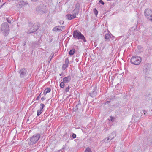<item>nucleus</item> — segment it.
Segmentation results:
<instances>
[{
	"mask_svg": "<svg viewBox=\"0 0 152 152\" xmlns=\"http://www.w3.org/2000/svg\"><path fill=\"white\" fill-rule=\"evenodd\" d=\"M44 107H45V105L44 104H42V103H41V104H40V109H40L42 110H43V111L44 110L43 109Z\"/></svg>",
	"mask_w": 152,
	"mask_h": 152,
	"instance_id": "nucleus-21",
	"label": "nucleus"
},
{
	"mask_svg": "<svg viewBox=\"0 0 152 152\" xmlns=\"http://www.w3.org/2000/svg\"><path fill=\"white\" fill-rule=\"evenodd\" d=\"M111 37L110 34H106L104 37V38L107 40V41Z\"/></svg>",
	"mask_w": 152,
	"mask_h": 152,
	"instance_id": "nucleus-17",
	"label": "nucleus"
},
{
	"mask_svg": "<svg viewBox=\"0 0 152 152\" xmlns=\"http://www.w3.org/2000/svg\"><path fill=\"white\" fill-rule=\"evenodd\" d=\"M6 20L7 21L10 23H11V20L8 18H7Z\"/></svg>",
	"mask_w": 152,
	"mask_h": 152,
	"instance_id": "nucleus-29",
	"label": "nucleus"
},
{
	"mask_svg": "<svg viewBox=\"0 0 152 152\" xmlns=\"http://www.w3.org/2000/svg\"><path fill=\"white\" fill-rule=\"evenodd\" d=\"M80 4L79 3H77L76 4L75 6V8L79 10Z\"/></svg>",
	"mask_w": 152,
	"mask_h": 152,
	"instance_id": "nucleus-23",
	"label": "nucleus"
},
{
	"mask_svg": "<svg viewBox=\"0 0 152 152\" xmlns=\"http://www.w3.org/2000/svg\"><path fill=\"white\" fill-rule=\"evenodd\" d=\"M43 110H42L40 109H39L37 111V115L38 116H39L43 112Z\"/></svg>",
	"mask_w": 152,
	"mask_h": 152,
	"instance_id": "nucleus-20",
	"label": "nucleus"
},
{
	"mask_svg": "<svg viewBox=\"0 0 152 152\" xmlns=\"http://www.w3.org/2000/svg\"><path fill=\"white\" fill-rule=\"evenodd\" d=\"M96 89V87H94L92 91L89 93L90 95H94L97 94Z\"/></svg>",
	"mask_w": 152,
	"mask_h": 152,
	"instance_id": "nucleus-15",
	"label": "nucleus"
},
{
	"mask_svg": "<svg viewBox=\"0 0 152 152\" xmlns=\"http://www.w3.org/2000/svg\"><path fill=\"white\" fill-rule=\"evenodd\" d=\"M85 152H92V151L89 148L87 147L85 151Z\"/></svg>",
	"mask_w": 152,
	"mask_h": 152,
	"instance_id": "nucleus-24",
	"label": "nucleus"
},
{
	"mask_svg": "<svg viewBox=\"0 0 152 152\" xmlns=\"http://www.w3.org/2000/svg\"><path fill=\"white\" fill-rule=\"evenodd\" d=\"M65 28L64 26H57L54 27L53 29V30L55 31L60 32L62 31Z\"/></svg>",
	"mask_w": 152,
	"mask_h": 152,
	"instance_id": "nucleus-11",
	"label": "nucleus"
},
{
	"mask_svg": "<svg viewBox=\"0 0 152 152\" xmlns=\"http://www.w3.org/2000/svg\"><path fill=\"white\" fill-rule=\"evenodd\" d=\"M143 112H145V110L143 111Z\"/></svg>",
	"mask_w": 152,
	"mask_h": 152,
	"instance_id": "nucleus-38",
	"label": "nucleus"
},
{
	"mask_svg": "<svg viewBox=\"0 0 152 152\" xmlns=\"http://www.w3.org/2000/svg\"><path fill=\"white\" fill-rule=\"evenodd\" d=\"M76 135L74 133H73L72 135V137H73V138H75L76 137Z\"/></svg>",
	"mask_w": 152,
	"mask_h": 152,
	"instance_id": "nucleus-30",
	"label": "nucleus"
},
{
	"mask_svg": "<svg viewBox=\"0 0 152 152\" xmlns=\"http://www.w3.org/2000/svg\"><path fill=\"white\" fill-rule=\"evenodd\" d=\"M36 10L40 13H45L47 12L46 7L43 5L37 6Z\"/></svg>",
	"mask_w": 152,
	"mask_h": 152,
	"instance_id": "nucleus-7",
	"label": "nucleus"
},
{
	"mask_svg": "<svg viewBox=\"0 0 152 152\" xmlns=\"http://www.w3.org/2000/svg\"><path fill=\"white\" fill-rule=\"evenodd\" d=\"M75 49H73L70 50L69 52V55L71 56L73 55L74 53H75Z\"/></svg>",
	"mask_w": 152,
	"mask_h": 152,
	"instance_id": "nucleus-18",
	"label": "nucleus"
},
{
	"mask_svg": "<svg viewBox=\"0 0 152 152\" xmlns=\"http://www.w3.org/2000/svg\"><path fill=\"white\" fill-rule=\"evenodd\" d=\"M20 76V78H23L27 76L28 72L27 70L25 68L20 69L19 71Z\"/></svg>",
	"mask_w": 152,
	"mask_h": 152,
	"instance_id": "nucleus-9",
	"label": "nucleus"
},
{
	"mask_svg": "<svg viewBox=\"0 0 152 152\" xmlns=\"http://www.w3.org/2000/svg\"><path fill=\"white\" fill-rule=\"evenodd\" d=\"M99 3L101 4L102 5H103L104 4V3L102 1V0H100L99 1Z\"/></svg>",
	"mask_w": 152,
	"mask_h": 152,
	"instance_id": "nucleus-28",
	"label": "nucleus"
},
{
	"mask_svg": "<svg viewBox=\"0 0 152 152\" xmlns=\"http://www.w3.org/2000/svg\"><path fill=\"white\" fill-rule=\"evenodd\" d=\"M144 115H145V113H144Z\"/></svg>",
	"mask_w": 152,
	"mask_h": 152,
	"instance_id": "nucleus-37",
	"label": "nucleus"
},
{
	"mask_svg": "<svg viewBox=\"0 0 152 152\" xmlns=\"http://www.w3.org/2000/svg\"><path fill=\"white\" fill-rule=\"evenodd\" d=\"M122 152H124V151H123Z\"/></svg>",
	"mask_w": 152,
	"mask_h": 152,
	"instance_id": "nucleus-41",
	"label": "nucleus"
},
{
	"mask_svg": "<svg viewBox=\"0 0 152 152\" xmlns=\"http://www.w3.org/2000/svg\"><path fill=\"white\" fill-rule=\"evenodd\" d=\"M79 10L75 9L72 12V13L73 15H75V16L78 15L79 13Z\"/></svg>",
	"mask_w": 152,
	"mask_h": 152,
	"instance_id": "nucleus-16",
	"label": "nucleus"
},
{
	"mask_svg": "<svg viewBox=\"0 0 152 152\" xmlns=\"http://www.w3.org/2000/svg\"><path fill=\"white\" fill-rule=\"evenodd\" d=\"M51 91V89L50 88H47L45 89L44 92V94H46L48 93H49Z\"/></svg>",
	"mask_w": 152,
	"mask_h": 152,
	"instance_id": "nucleus-19",
	"label": "nucleus"
},
{
	"mask_svg": "<svg viewBox=\"0 0 152 152\" xmlns=\"http://www.w3.org/2000/svg\"><path fill=\"white\" fill-rule=\"evenodd\" d=\"M116 136V133L115 132H112L109 136V137L105 138L104 140V142L107 141L110 139V140H111L115 137Z\"/></svg>",
	"mask_w": 152,
	"mask_h": 152,
	"instance_id": "nucleus-10",
	"label": "nucleus"
},
{
	"mask_svg": "<svg viewBox=\"0 0 152 152\" xmlns=\"http://www.w3.org/2000/svg\"><path fill=\"white\" fill-rule=\"evenodd\" d=\"M73 37L79 40H81L84 42H86V39L84 35L78 30H75L73 33Z\"/></svg>",
	"mask_w": 152,
	"mask_h": 152,
	"instance_id": "nucleus-1",
	"label": "nucleus"
},
{
	"mask_svg": "<svg viewBox=\"0 0 152 152\" xmlns=\"http://www.w3.org/2000/svg\"><path fill=\"white\" fill-rule=\"evenodd\" d=\"M52 57H53V56H51V58L50 59V61H49V62H50V61H51V59H52Z\"/></svg>",
	"mask_w": 152,
	"mask_h": 152,
	"instance_id": "nucleus-35",
	"label": "nucleus"
},
{
	"mask_svg": "<svg viewBox=\"0 0 152 152\" xmlns=\"http://www.w3.org/2000/svg\"><path fill=\"white\" fill-rule=\"evenodd\" d=\"M80 106V104H78L76 106V108L77 109H78V107Z\"/></svg>",
	"mask_w": 152,
	"mask_h": 152,
	"instance_id": "nucleus-32",
	"label": "nucleus"
},
{
	"mask_svg": "<svg viewBox=\"0 0 152 152\" xmlns=\"http://www.w3.org/2000/svg\"><path fill=\"white\" fill-rule=\"evenodd\" d=\"M144 15L147 19L152 22V10L149 9H147L144 11Z\"/></svg>",
	"mask_w": 152,
	"mask_h": 152,
	"instance_id": "nucleus-4",
	"label": "nucleus"
},
{
	"mask_svg": "<svg viewBox=\"0 0 152 152\" xmlns=\"http://www.w3.org/2000/svg\"><path fill=\"white\" fill-rule=\"evenodd\" d=\"M1 30L5 36L8 35L9 32V27L7 23L5 22L1 25Z\"/></svg>",
	"mask_w": 152,
	"mask_h": 152,
	"instance_id": "nucleus-2",
	"label": "nucleus"
},
{
	"mask_svg": "<svg viewBox=\"0 0 152 152\" xmlns=\"http://www.w3.org/2000/svg\"><path fill=\"white\" fill-rule=\"evenodd\" d=\"M39 25L38 23H34L33 26L28 31V34L35 32L39 28Z\"/></svg>",
	"mask_w": 152,
	"mask_h": 152,
	"instance_id": "nucleus-6",
	"label": "nucleus"
},
{
	"mask_svg": "<svg viewBox=\"0 0 152 152\" xmlns=\"http://www.w3.org/2000/svg\"><path fill=\"white\" fill-rule=\"evenodd\" d=\"M40 134L39 133H37L32 136L30 139V140L32 144L36 143L40 138Z\"/></svg>",
	"mask_w": 152,
	"mask_h": 152,
	"instance_id": "nucleus-5",
	"label": "nucleus"
},
{
	"mask_svg": "<svg viewBox=\"0 0 152 152\" xmlns=\"http://www.w3.org/2000/svg\"><path fill=\"white\" fill-rule=\"evenodd\" d=\"M115 117L113 116H111L110 118L109 119V121H111L112 122H113L114 121V120L115 119Z\"/></svg>",
	"mask_w": 152,
	"mask_h": 152,
	"instance_id": "nucleus-22",
	"label": "nucleus"
},
{
	"mask_svg": "<svg viewBox=\"0 0 152 152\" xmlns=\"http://www.w3.org/2000/svg\"><path fill=\"white\" fill-rule=\"evenodd\" d=\"M41 94V93L40 94H39V95H40Z\"/></svg>",
	"mask_w": 152,
	"mask_h": 152,
	"instance_id": "nucleus-40",
	"label": "nucleus"
},
{
	"mask_svg": "<svg viewBox=\"0 0 152 152\" xmlns=\"http://www.w3.org/2000/svg\"><path fill=\"white\" fill-rule=\"evenodd\" d=\"M64 83H65L63 81V82H61L60 83V86L61 88H63L64 87V86L65 85Z\"/></svg>",
	"mask_w": 152,
	"mask_h": 152,
	"instance_id": "nucleus-25",
	"label": "nucleus"
},
{
	"mask_svg": "<svg viewBox=\"0 0 152 152\" xmlns=\"http://www.w3.org/2000/svg\"><path fill=\"white\" fill-rule=\"evenodd\" d=\"M63 75V74H62V73H61V74H59V75H60V76H62V75Z\"/></svg>",
	"mask_w": 152,
	"mask_h": 152,
	"instance_id": "nucleus-36",
	"label": "nucleus"
},
{
	"mask_svg": "<svg viewBox=\"0 0 152 152\" xmlns=\"http://www.w3.org/2000/svg\"><path fill=\"white\" fill-rule=\"evenodd\" d=\"M40 96H38L37 97V99H36L37 100H38L39 99V98L40 97Z\"/></svg>",
	"mask_w": 152,
	"mask_h": 152,
	"instance_id": "nucleus-34",
	"label": "nucleus"
},
{
	"mask_svg": "<svg viewBox=\"0 0 152 152\" xmlns=\"http://www.w3.org/2000/svg\"><path fill=\"white\" fill-rule=\"evenodd\" d=\"M71 77L70 76L65 77L63 79V81L65 83H69L71 80Z\"/></svg>",
	"mask_w": 152,
	"mask_h": 152,
	"instance_id": "nucleus-13",
	"label": "nucleus"
},
{
	"mask_svg": "<svg viewBox=\"0 0 152 152\" xmlns=\"http://www.w3.org/2000/svg\"><path fill=\"white\" fill-rule=\"evenodd\" d=\"M41 99L42 100H44L46 99V98L44 97H43L41 98Z\"/></svg>",
	"mask_w": 152,
	"mask_h": 152,
	"instance_id": "nucleus-33",
	"label": "nucleus"
},
{
	"mask_svg": "<svg viewBox=\"0 0 152 152\" xmlns=\"http://www.w3.org/2000/svg\"><path fill=\"white\" fill-rule=\"evenodd\" d=\"M69 90V86H68V87H67L66 89H65V91L66 92L68 91Z\"/></svg>",
	"mask_w": 152,
	"mask_h": 152,
	"instance_id": "nucleus-27",
	"label": "nucleus"
},
{
	"mask_svg": "<svg viewBox=\"0 0 152 152\" xmlns=\"http://www.w3.org/2000/svg\"><path fill=\"white\" fill-rule=\"evenodd\" d=\"M141 61L142 59L140 57L135 56L131 58V62L134 65H138L140 64Z\"/></svg>",
	"mask_w": 152,
	"mask_h": 152,
	"instance_id": "nucleus-3",
	"label": "nucleus"
},
{
	"mask_svg": "<svg viewBox=\"0 0 152 152\" xmlns=\"http://www.w3.org/2000/svg\"><path fill=\"white\" fill-rule=\"evenodd\" d=\"M59 23L60 24H63L64 23V21L62 20H60L59 22Z\"/></svg>",
	"mask_w": 152,
	"mask_h": 152,
	"instance_id": "nucleus-31",
	"label": "nucleus"
},
{
	"mask_svg": "<svg viewBox=\"0 0 152 152\" xmlns=\"http://www.w3.org/2000/svg\"><path fill=\"white\" fill-rule=\"evenodd\" d=\"M66 18L69 20H72L76 18L75 15L67 14L66 16Z\"/></svg>",
	"mask_w": 152,
	"mask_h": 152,
	"instance_id": "nucleus-14",
	"label": "nucleus"
},
{
	"mask_svg": "<svg viewBox=\"0 0 152 152\" xmlns=\"http://www.w3.org/2000/svg\"><path fill=\"white\" fill-rule=\"evenodd\" d=\"M4 4H5V3H4V4H3V5H4Z\"/></svg>",
	"mask_w": 152,
	"mask_h": 152,
	"instance_id": "nucleus-39",
	"label": "nucleus"
},
{
	"mask_svg": "<svg viewBox=\"0 0 152 152\" xmlns=\"http://www.w3.org/2000/svg\"><path fill=\"white\" fill-rule=\"evenodd\" d=\"M65 64H63L62 66V69L64 70H65L66 68L68 66L69 60L68 58H66L65 60Z\"/></svg>",
	"mask_w": 152,
	"mask_h": 152,
	"instance_id": "nucleus-12",
	"label": "nucleus"
},
{
	"mask_svg": "<svg viewBox=\"0 0 152 152\" xmlns=\"http://www.w3.org/2000/svg\"><path fill=\"white\" fill-rule=\"evenodd\" d=\"M94 13L95 14V15L96 16L98 14V11L95 8L94 9Z\"/></svg>",
	"mask_w": 152,
	"mask_h": 152,
	"instance_id": "nucleus-26",
	"label": "nucleus"
},
{
	"mask_svg": "<svg viewBox=\"0 0 152 152\" xmlns=\"http://www.w3.org/2000/svg\"><path fill=\"white\" fill-rule=\"evenodd\" d=\"M151 68V64H147L144 66L143 73L145 75H146L149 74Z\"/></svg>",
	"mask_w": 152,
	"mask_h": 152,
	"instance_id": "nucleus-8",
	"label": "nucleus"
}]
</instances>
